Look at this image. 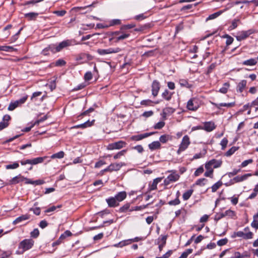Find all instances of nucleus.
I'll return each instance as SVG.
<instances>
[{
	"label": "nucleus",
	"mask_w": 258,
	"mask_h": 258,
	"mask_svg": "<svg viewBox=\"0 0 258 258\" xmlns=\"http://www.w3.org/2000/svg\"><path fill=\"white\" fill-rule=\"evenodd\" d=\"M130 244V241L127 240H123L118 243L115 244L114 246L115 247H122L124 246Z\"/></svg>",
	"instance_id": "obj_28"
},
{
	"label": "nucleus",
	"mask_w": 258,
	"mask_h": 258,
	"mask_svg": "<svg viewBox=\"0 0 258 258\" xmlns=\"http://www.w3.org/2000/svg\"><path fill=\"white\" fill-rule=\"evenodd\" d=\"M160 88L159 83L156 80L154 81L152 85V94L154 97H156L158 95Z\"/></svg>",
	"instance_id": "obj_10"
},
{
	"label": "nucleus",
	"mask_w": 258,
	"mask_h": 258,
	"mask_svg": "<svg viewBox=\"0 0 258 258\" xmlns=\"http://www.w3.org/2000/svg\"><path fill=\"white\" fill-rule=\"evenodd\" d=\"M190 144L189 137L187 135L184 136L179 146V148L177 151V153L179 155L182 152L185 151Z\"/></svg>",
	"instance_id": "obj_2"
},
{
	"label": "nucleus",
	"mask_w": 258,
	"mask_h": 258,
	"mask_svg": "<svg viewBox=\"0 0 258 258\" xmlns=\"http://www.w3.org/2000/svg\"><path fill=\"white\" fill-rule=\"evenodd\" d=\"M199 107V105L196 98H191L187 103V108L189 110L196 111Z\"/></svg>",
	"instance_id": "obj_6"
},
{
	"label": "nucleus",
	"mask_w": 258,
	"mask_h": 258,
	"mask_svg": "<svg viewBox=\"0 0 258 258\" xmlns=\"http://www.w3.org/2000/svg\"><path fill=\"white\" fill-rule=\"evenodd\" d=\"M9 125V123L3 121L0 122V131L6 128Z\"/></svg>",
	"instance_id": "obj_58"
},
{
	"label": "nucleus",
	"mask_w": 258,
	"mask_h": 258,
	"mask_svg": "<svg viewBox=\"0 0 258 258\" xmlns=\"http://www.w3.org/2000/svg\"><path fill=\"white\" fill-rule=\"evenodd\" d=\"M47 157L44 156L43 157H37L33 158V165L43 162L44 160Z\"/></svg>",
	"instance_id": "obj_43"
},
{
	"label": "nucleus",
	"mask_w": 258,
	"mask_h": 258,
	"mask_svg": "<svg viewBox=\"0 0 258 258\" xmlns=\"http://www.w3.org/2000/svg\"><path fill=\"white\" fill-rule=\"evenodd\" d=\"M180 204V201L178 198H176L174 200L169 202L168 204L170 205L176 206Z\"/></svg>",
	"instance_id": "obj_57"
},
{
	"label": "nucleus",
	"mask_w": 258,
	"mask_h": 258,
	"mask_svg": "<svg viewBox=\"0 0 258 258\" xmlns=\"http://www.w3.org/2000/svg\"><path fill=\"white\" fill-rule=\"evenodd\" d=\"M207 171L205 173L204 175L206 177H212L213 169V168L206 169Z\"/></svg>",
	"instance_id": "obj_51"
},
{
	"label": "nucleus",
	"mask_w": 258,
	"mask_h": 258,
	"mask_svg": "<svg viewBox=\"0 0 258 258\" xmlns=\"http://www.w3.org/2000/svg\"><path fill=\"white\" fill-rule=\"evenodd\" d=\"M238 148L236 147H232L228 151L225 153V155L226 156H231L237 150Z\"/></svg>",
	"instance_id": "obj_44"
},
{
	"label": "nucleus",
	"mask_w": 258,
	"mask_h": 258,
	"mask_svg": "<svg viewBox=\"0 0 258 258\" xmlns=\"http://www.w3.org/2000/svg\"><path fill=\"white\" fill-rule=\"evenodd\" d=\"M247 82L246 80H242L240 82L237 87V91L241 93L246 86Z\"/></svg>",
	"instance_id": "obj_21"
},
{
	"label": "nucleus",
	"mask_w": 258,
	"mask_h": 258,
	"mask_svg": "<svg viewBox=\"0 0 258 258\" xmlns=\"http://www.w3.org/2000/svg\"><path fill=\"white\" fill-rule=\"evenodd\" d=\"M223 37L226 38V44L227 46L232 43L234 39L232 37L227 34H226L223 36Z\"/></svg>",
	"instance_id": "obj_46"
},
{
	"label": "nucleus",
	"mask_w": 258,
	"mask_h": 258,
	"mask_svg": "<svg viewBox=\"0 0 258 258\" xmlns=\"http://www.w3.org/2000/svg\"><path fill=\"white\" fill-rule=\"evenodd\" d=\"M126 145V143L125 142L123 141H119L118 142L109 144L106 148L108 150H119L125 147Z\"/></svg>",
	"instance_id": "obj_3"
},
{
	"label": "nucleus",
	"mask_w": 258,
	"mask_h": 258,
	"mask_svg": "<svg viewBox=\"0 0 258 258\" xmlns=\"http://www.w3.org/2000/svg\"><path fill=\"white\" fill-rule=\"evenodd\" d=\"M243 257V255L241 254L239 252L236 251L234 252L233 255L230 258H242Z\"/></svg>",
	"instance_id": "obj_60"
},
{
	"label": "nucleus",
	"mask_w": 258,
	"mask_h": 258,
	"mask_svg": "<svg viewBox=\"0 0 258 258\" xmlns=\"http://www.w3.org/2000/svg\"><path fill=\"white\" fill-rule=\"evenodd\" d=\"M166 237L164 236H162L161 240L162 241V243L159 244V250L160 251H161L163 247L164 246V245H165V243H166Z\"/></svg>",
	"instance_id": "obj_50"
},
{
	"label": "nucleus",
	"mask_w": 258,
	"mask_h": 258,
	"mask_svg": "<svg viewBox=\"0 0 258 258\" xmlns=\"http://www.w3.org/2000/svg\"><path fill=\"white\" fill-rule=\"evenodd\" d=\"M179 178V175L174 172L169 174L167 178L164 179V183L165 185H168L172 182L177 181Z\"/></svg>",
	"instance_id": "obj_8"
},
{
	"label": "nucleus",
	"mask_w": 258,
	"mask_h": 258,
	"mask_svg": "<svg viewBox=\"0 0 258 258\" xmlns=\"http://www.w3.org/2000/svg\"><path fill=\"white\" fill-rule=\"evenodd\" d=\"M84 78L87 81L91 80L92 78V73L90 72H87L84 76Z\"/></svg>",
	"instance_id": "obj_59"
},
{
	"label": "nucleus",
	"mask_w": 258,
	"mask_h": 258,
	"mask_svg": "<svg viewBox=\"0 0 258 258\" xmlns=\"http://www.w3.org/2000/svg\"><path fill=\"white\" fill-rule=\"evenodd\" d=\"M66 64V62L62 59L57 60L55 62L52 63L51 65H54L56 67L63 66Z\"/></svg>",
	"instance_id": "obj_30"
},
{
	"label": "nucleus",
	"mask_w": 258,
	"mask_h": 258,
	"mask_svg": "<svg viewBox=\"0 0 258 258\" xmlns=\"http://www.w3.org/2000/svg\"><path fill=\"white\" fill-rule=\"evenodd\" d=\"M71 45V41L69 40H64L60 43H59L58 44H57V47L56 48V51L57 52H59L61 51L63 48L70 46Z\"/></svg>",
	"instance_id": "obj_14"
},
{
	"label": "nucleus",
	"mask_w": 258,
	"mask_h": 258,
	"mask_svg": "<svg viewBox=\"0 0 258 258\" xmlns=\"http://www.w3.org/2000/svg\"><path fill=\"white\" fill-rule=\"evenodd\" d=\"M129 36H130L129 34H126V33L122 34L121 35L119 34V35L118 36L116 37V41H118L120 40L125 39L128 38L129 37Z\"/></svg>",
	"instance_id": "obj_47"
},
{
	"label": "nucleus",
	"mask_w": 258,
	"mask_h": 258,
	"mask_svg": "<svg viewBox=\"0 0 258 258\" xmlns=\"http://www.w3.org/2000/svg\"><path fill=\"white\" fill-rule=\"evenodd\" d=\"M254 32V31L253 29H249L247 31H242L239 33V34L236 36V39L238 41H241L248 37Z\"/></svg>",
	"instance_id": "obj_7"
},
{
	"label": "nucleus",
	"mask_w": 258,
	"mask_h": 258,
	"mask_svg": "<svg viewBox=\"0 0 258 258\" xmlns=\"http://www.w3.org/2000/svg\"><path fill=\"white\" fill-rule=\"evenodd\" d=\"M121 23V21L119 19H113L110 21V25L113 26L115 25H119Z\"/></svg>",
	"instance_id": "obj_61"
},
{
	"label": "nucleus",
	"mask_w": 258,
	"mask_h": 258,
	"mask_svg": "<svg viewBox=\"0 0 258 258\" xmlns=\"http://www.w3.org/2000/svg\"><path fill=\"white\" fill-rule=\"evenodd\" d=\"M228 144V140L226 138H223L220 143V145L222 146V150H224L225 148L227 146V145Z\"/></svg>",
	"instance_id": "obj_52"
},
{
	"label": "nucleus",
	"mask_w": 258,
	"mask_h": 258,
	"mask_svg": "<svg viewBox=\"0 0 258 258\" xmlns=\"http://www.w3.org/2000/svg\"><path fill=\"white\" fill-rule=\"evenodd\" d=\"M252 175L250 173H247L242 176H237L232 179V183L242 182L245 180L248 177L251 176Z\"/></svg>",
	"instance_id": "obj_11"
},
{
	"label": "nucleus",
	"mask_w": 258,
	"mask_h": 258,
	"mask_svg": "<svg viewBox=\"0 0 258 258\" xmlns=\"http://www.w3.org/2000/svg\"><path fill=\"white\" fill-rule=\"evenodd\" d=\"M19 166V164L17 162H15L12 164L7 165L6 166V168L7 169H16V168H18Z\"/></svg>",
	"instance_id": "obj_49"
},
{
	"label": "nucleus",
	"mask_w": 258,
	"mask_h": 258,
	"mask_svg": "<svg viewBox=\"0 0 258 258\" xmlns=\"http://www.w3.org/2000/svg\"><path fill=\"white\" fill-rule=\"evenodd\" d=\"M229 84L225 83L223 84V86L220 89L219 91L222 93H226L227 92L228 89L229 87Z\"/></svg>",
	"instance_id": "obj_39"
},
{
	"label": "nucleus",
	"mask_w": 258,
	"mask_h": 258,
	"mask_svg": "<svg viewBox=\"0 0 258 258\" xmlns=\"http://www.w3.org/2000/svg\"><path fill=\"white\" fill-rule=\"evenodd\" d=\"M161 178H157L153 180L152 185H151L150 190H154L156 189L157 184L159 183L161 181Z\"/></svg>",
	"instance_id": "obj_29"
},
{
	"label": "nucleus",
	"mask_w": 258,
	"mask_h": 258,
	"mask_svg": "<svg viewBox=\"0 0 258 258\" xmlns=\"http://www.w3.org/2000/svg\"><path fill=\"white\" fill-rule=\"evenodd\" d=\"M18 105V101L17 100L14 102H11L9 104L8 109L10 111H12L14 110L16 107H17Z\"/></svg>",
	"instance_id": "obj_33"
},
{
	"label": "nucleus",
	"mask_w": 258,
	"mask_h": 258,
	"mask_svg": "<svg viewBox=\"0 0 258 258\" xmlns=\"http://www.w3.org/2000/svg\"><path fill=\"white\" fill-rule=\"evenodd\" d=\"M222 185V182L221 181L219 180L218 182H217L216 183H215L212 186V192H215L217 191V190Z\"/></svg>",
	"instance_id": "obj_34"
},
{
	"label": "nucleus",
	"mask_w": 258,
	"mask_h": 258,
	"mask_svg": "<svg viewBox=\"0 0 258 258\" xmlns=\"http://www.w3.org/2000/svg\"><path fill=\"white\" fill-rule=\"evenodd\" d=\"M54 14H55L58 16H63L66 14V11L64 10L62 11H56L53 12Z\"/></svg>",
	"instance_id": "obj_62"
},
{
	"label": "nucleus",
	"mask_w": 258,
	"mask_h": 258,
	"mask_svg": "<svg viewBox=\"0 0 258 258\" xmlns=\"http://www.w3.org/2000/svg\"><path fill=\"white\" fill-rule=\"evenodd\" d=\"M207 181V179L205 178L199 179L196 182V184L201 186H204L206 182Z\"/></svg>",
	"instance_id": "obj_41"
},
{
	"label": "nucleus",
	"mask_w": 258,
	"mask_h": 258,
	"mask_svg": "<svg viewBox=\"0 0 258 258\" xmlns=\"http://www.w3.org/2000/svg\"><path fill=\"white\" fill-rule=\"evenodd\" d=\"M126 197V193L125 191H120L119 192L116 196L114 197L117 201L119 203L120 202L124 200Z\"/></svg>",
	"instance_id": "obj_18"
},
{
	"label": "nucleus",
	"mask_w": 258,
	"mask_h": 258,
	"mask_svg": "<svg viewBox=\"0 0 258 258\" xmlns=\"http://www.w3.org/2000/svg\"><path fill=\"white\" fill-rule=\"evenodd\" d=\"M222 13H223V11H220L219 12H217L216 13L212 14L209 15V16L207 18V20L214 19L218 17V16H219Z\"/></svg>",
	"instance_id": "obj_36"
},
{
	"label": "nucleus",
	"mask_w": 258,
	"mask_h": 258,
	"mask_svg": "<svg viewBox=\"0 0 258 258\" xmlns=\"http://www.w3.org/2000/svg\"><path fill=\"white\" fill-rule=\"evenodd\" d=\"M95 121L94 120H93L92 121H90V120H88L84 122V123H82L79 125H75L73 127H72V128H85L87 127H90L92 126Z\"/></svg>",
	"instance_id": "obj_15"
},
{
	"label": "nucleus",
	"mask_w": 258,
	"mask_h": 258,
	"mask_svg": "<svg viewBox=\"0 0 258 258\" xmlns=\"http://www.w3.org/2000/svg\"><path fill=\"white\" fill-rule=\"evenodd\" d=\"M222 161L221 160L212 159L205 165L206 169L218 168L221 166Z\"/></svg>",
	"instance_id": "obj_5"
},
{
	"label": "nucleus",
	"mask_w": 258,
	"mask_h": 258,
	"mask_svg": "<svg viewBox=\"0 0 258 258\" xmlns=\"http://www.w3.org/2000/svg\"><path fill=\"white\" fill-rule=\"evenodd\" d=\"M204 172V168L203 167L201 166L198 168L196 171L195 172V175L196 176H198L200 174Z\"/></svg>",
	"instance_id": "obj_55"
},
{
	"label": "nucleus",
	"mask_w": 258,
	"mask_h": 258,
	"mask_svg": "<svg viewBox=\"0 0 258 258\" xmlns=\"http://www.w3.org/2000/svg\"><path fill=\"white\" fill-rule=\"evenodd\" d=\"M29 218V216L27 215H22L17 218L13 222V224L16 225L22 222V221L27 220Z\"/></svg>",
	"instance_id": "obj_19"
},
{
	"label": "nucleus",
	"mask_w": 258,
	"mask_h": 258,
	"mask_svg": "<svg viewBox=\"0 0 258 258\" xmlns=\"http://www.w3.org/2000/svg\"><path fill=\"white\" fill-rule=\"evenodd\" d=\"M206 153H207L206 150H204L203 151V152H200L199 153L196 154L194 156L192 160L197 159H199V158H202V157H204V156L206 155Z\"/></svg>",
	"instance_id": "obj_37"
},
{
	"label": "nucleus",
	"mask_w": 258,
	"mask_h": 258,
	"mask_svg": "<svg viewBox=\"0 0 258 258\" xmlns=\"http://www.w3.org/2000/svg\"><path fill=\"white\" fill-rule=\"evenodd\" d=\"M172 253V250L168 251L165 254L160 257H156V258H168Z\"/></svg>",
	"instance_id": "obj_64"
},
{
	"label": "nucleus",
	"mask_w": 258,
	"mask_h": 258,
	"mask_svg": "<svg viewBox=\"0 0 258 258\" xmlns=\"http://www.w3.org/2000/svg\"><path fill=\"white\" fill-rule=\"evenodd\" d=\"M106 201L110 207H114L119 205L118 202L114 197H110L106 199Z\"/></svg>",
	"instance_id": "obj_16"
},
{
	"label": "nucleus",
	"mask_w": 258,
	"mask_h": 258,
	"mask_svg": "<svg viewBox=\"0 0 258 258\" xmlns=\"http://www.w3.org/2000/svg\"><path fill=\"white\" fill-rule=\"evenodd\" d=\"M240 171V169H234L232 172H229L228 173V176L229 177H231L236 175Z\"/></svg>",
	"instance_id": "obj_56"
},
{
	"label": "nucleus",
	"mask_w": 258,
	"mask_h": 258,
	"mask_svg": "<svg viewBox=\"0 0 258 258\" xmlns=\"http://www.w3.org/2000/svg\"><path fill=\"white\" fill-rule=\"evenodd\" d=\"M24 177L21 176L20 174L13 177L12 179L9 180L8 182L5 183V185L16 184L19 183L20 182L24 181Z\"/></svg>",
	"instance_id": "obj_9"
},
{
	"label": "nucleus",
	"mask_w": 258,
	"mask_h": 258,
	"mask_svg": "<svg viewBox=\"0 0 258 258\" xmlns=\"http://www.w3.org/2000/svg\"><path fill=\"white\" fill-rule=\"evenodd\" d=\"M179 83L182 87H185L187 88H190L192 87L191 84H189L187 80L185 79H180L179 80Z\"/></svg>",
	"instance_id": "obj_25"
},
{
	"label": "nucleus",
	"mask_w": 258,
	"mask_h": 258,
	"mask_svg": "<svg viewBox=\"0 0 258 258\" xmlns=\"http://www.w3.org/2000/svg\"><path fill=\"white\" fill-rule=\"evenodd\" d=\"M172 94L167 90H165L162 94L163 98L167 101H169L171 99Z\"/></svg>",
	"instance_id": "obj_27"
},
{
	"label": "nucleus",
	"mask_w": 258,
	"mask_h": 258,
	"mask_svg": "<svg viewBox=\"0 0 258 258\" xmlns=\"http://www.w3.org/2000/svg\"><path fill=\"white\" fill-rule=\"evenodd\" d=\"M121 49L119 47L109 48L108 49H98L97 52L100 55H105L106 54L116 53L119 52Z\"/></svg>",
	"instance_id": "obj_4"
},
{
	"label": "nucleus",
	"mask_w": 258,
	"mask_h": 258,
	"mask_svg": "<svg viewBox=\"0 0 258 258\" xmlns=\"http://www.w3.org/2000/svg\"><path fill=\"white\" fill-rule=\"evenodd\" d=\"M165 125L164 121H159L154 125V128L161 129Z\"/></svg>",
	"instance_id": "obj_53"
},
{
	"label": "nucleus",
	"mask_w": 258,
	"mask_h": 258,
	"mask_svg": "<svg viewBox=\"0 0 258 258\" xmlns=\"http://www.w3.org/2000/svg\"><path fill=\"white\" fill-rule=\"evenodd\" d=\"M32 246V243L31 239H24L22 241L19 245V250L16 251V253L21 254L24 253L27 250L30 249Z\"/></svg>",
	"instance_id": "obj_1"
},
{
	"label": "nucleus",
	"mask_w": 258,
	"mask_h": 258,
	"mask_svg": "<svg viewBox=\"0 0 258 258\" xmlns=\"http://www.w3.org/2000/svg\"><path fill=\"white\" fill-rule=\"evenodd\" d=\"M56 47H57V44H50L46 48V49L43 50V53L44 54H45V51H47V50H50L53 53H56L57 52V51H56Z\"/></svg>",
	"instance_id": "obj_26"
},
{
	"label": "nucleus",
	"mask_w": 258,
	"mask_h": 258,
	"mask_svg": "<svg viewBox=\"0 0 258 258\" xmlns=\"http://www.w3.org/2000/svg\"><path fill=\"white\" fill-rule=\"evenodd\" d=\"M20 163L22 165H26L28 164L29 165V166L27 168L28 170H31L32 169V159H24L21 161Z\"/></svg>",
	"instance_id": "obj_22"
},
{
	"label": "nucleus",
	"mask_w": 258,
	"mask_h": 258,
	"mask_svg": "<svg viewBox=\"0 0 258 258\" xmlns=\"http://www.w3.org/2000/svg\"><path fill=\"white\" fill-rule=\"evenodd\" d=\"M126 150H122L118 152L113 156V158L115 160L120 158L121 156H123L126 153Z\"/></svg>",
	"instance_id": "obj_40"
},
{
	"label": "nucleus",
	"mask_w": 258,
	"mask_h": 258,
	"mask_svg": "<svg viewBox=\"0 0 258 258\" xmlns=\"http://www.w3.org/2000/svg\"><path fill=\"white\" fill-rule=\"evenodd\" d=\"M14 48L10 46H0V51H5L7 52H12L14 50Z\"/></svg>",
	"instance_id": "obj_35"
},
{
	"label": "nucleus",
	"mask_w": 258,
	"mask_h": 258,
	"mask_svg": "<svg viewBox=\"0 0 258 258\" xmlns=\"http://www.w3.org/2000/svg\"><path fill=\"white\" fill-rule=\"evenodd\" d=\"M227 242L228 239L227 238H224L218 241L217 244L219 246H222L225 245Z\"/></svg>",
	"instance_id": "obj_54"
},
{
	"label": "nucleus",
	"mask_w": 258,
	"mask_h": 258,
	"mask_svg": "<svg viewBox=\"0 0 258 258\" xmlns=\"http://www.w3.org/2000/svg\"><path fill=\"white\" fill-rule=\"evenodd\" d=\"M216 107H217L218 109H220L221 107H226L227 108H230L231 107H233L235 105L234 102H231V103H213Z\"/></svg>",
	"instance_id": "obj_20"
},
{
	"label": "nucleus",
	"mask_w": 258,
	"mask_h": 258,
	"mask_svg": "<svg viewBox=\"0 0 258 258\" xmlns=\"http://www.w3.org/2000/svg\"><path fill=\"white\" fill-rule=\"evenodd\" d=\"M160 147V143L158 141H155L149 145V148L151 150H156L159 148Z\"/></svg>",
	"instance_id": "obj_24"
},
{
	"label": "nucleus",
	"mask_w": 258,
	"mask_h": 258,
	"mask_svg": "<svg viewBox=\"0 0 258 258\" xmlns=\"http://www.w3.org/2000/svg\"><path fill=\"white\" fill-rule=\"evenodd\" d=\"M130 207V204L129 203H126L119 209V211L122 213L125 212L128 210Z\"/></svg>",
	"instance_id": "obj_48"
},
{
	"label": "nucleus",
	"mask_w": 258,
	"mask_h": 258,
	"mask_svg": "<svg viewBox=\"0 0 258 258\" xmlns=\"http://www.w3.org/2000/svg\"><path fill=\"white\" fill-rule=\"evenodd\" d=\"M239 22V20L237 19H234L231 23V25L229 27L230 30L235 29L238 26V23Z\"/></svg>",
	"instance_id": "obj_45"
},
{
	"label": "nucleus",
	"mask_w": 258,
	"mask_h": 258,
	"mask_svg": "<svg viewBox=\"0 0 258 258\" xmlns=\"http://www.w3.org/2000/svg\"><path fill=\"white\" fill-rule=\"evenodd\" d=\"M170 139V137L169 135H162L159 139L160 142L162 143H166L169 139Z\"/></svg>",
	"instance_id": "obj_42"
},
{
	"label": "nucleus",
	"mask_w": 258,
	"mask_h": 258,
	"mask_svg": "<svg viewBox=\"0 0 258 258\" xmlns=\"http://www.w3.org/2000/svg\"><path fill=\"white\" fill-rule=\"evenodd\" d=\"M252 161H253L251 159L245 160V161H244L243 162H242L241 166L242 167H246L248 164H249L250 163H251L252 162Z\"/></svg>",
	"instance_id": "obj_63"
},
{
	"label": "nucleus",
	"mask_w": 258,
	"mask_h": 258,
	"mask_svg": "<svg viewBox=\"0 0 258 258\" xmlns=\"http://www.w3.org/2000/svg\"><path fill=\"white\" fill-rule=\"evenodd\" d=\"M257 61L255 58H250L244 61L242 64L245 66H254L256 64Z\"/></svg>",
	"instance_id": "obj_23"
},
{
	"label": "nucleus",
	"mask_w": 258,
	"mask_h": 258,
	"mask_svg": "<svg viewBox=\"0 0 258 258\" xmlns=\"http://www.w3.org/2000/svg\"><path fill=\"white\" fill-rule=\"evenodd\" d=\"M154 133H145L143 134H141L137 136H134L132 137V139L136 141H140L145 138H147L151 135H153Z\"/></svg>",
	"instance_id": "obj_17"
},
{
	"label": "nucleus",
	"mask_w": 258,
	"mask_h": 258,
	"mask_svg": "<svg viewBox=\"0 0 258 258\" xmlns=\"http://www.w3.org/2000/svg\"><path fill=\"white\" fill-rule=\"evenodd\" d=\"M223 214L225 215V217L228 216L231 218H234L235 217V212L231 210H228L226 211L224 213H223Z\"/></svg>",
	"instance_id": "obj_31"
},
{
	"label": "nucleus",
	"mask_w": 258,
	"mask_h": 258,
	"mask_svg": "<svg viewBox=\"0 0 258 258\" xmlns=\"http://www.w3.org/2000/svg\"><path fill=\"white\" fill-rule=\"evenodd\" d=\"M192 192H193V190H191V189L188 190L186 191V192H185L183 194V196H182L183 200L185 201L187 200L190 198V197L191 196Z\"/></svg>",
	"instance_id": "obj_38"
},
{
	"label": "nucleus",
	"mask_w": 258,
	"mask_h": 258,
	"mask_svg": "<svg viewBox=\"0 0 258 258\" xmlns=\"http://www.w3.org/2000/svg\"><path fill=\"white\" fill-rule=\"evenodd\" d=\"M125 165V164L122 162L120 163H111L110 165H109V169H110V172H112L113 171H118L119 170L121 167Z\"/></svg>",
	"instance_id": "obj_12"
},
{
	"label": "nucleus",
	"mask_w": 258,
	"mask_h": 258,
	"mask_svg": "<svg viewBox=\"0 0 258 258\" xmlns=\"http://www.w3.org/2000/svg\"><path fill=\"white\" fill-rule=\"evenodd\" d=\"M64 153L63 151H60L58 153L54 154L51 156V159L58 158L61 159L64 157Z\"/></svg>",
	"instance_id": "obj_32"
},
{
	"label": "nucleus",
	"mask_w": 258,
	"mask_h": 258,
	"mask_svg": "<svg viewBox=\"0 0 258 258\" xmlns=\"http://www.w3.org/2000/svg\"><path fill=\"white\" fill-rule=\"evenodd\" d=\"M215 128L214 123L212 122H206L204 123L203 127H200L199 128L205 130L207 132H211Z\"/></svg>",
	"instance_id": "obj_13"
}]
</instances>
